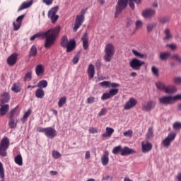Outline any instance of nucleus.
<instances>
[{
	"mask_svg": "<svg viewBox=\"0 0 181 181\" xmlns=\"http://www.w3.org/2000/svg\"><path fill=\"white\" fill-rule=\"evenodd\" d=\"M59 33L60 27H56L54 28L49 29L47 31L43 32L42 33H37L33 35L30 38V40L31 41H33L37 37H41V36H43L44 37H45V42L44 47H45V49H49V47H52L53 45H54L56 38L57 37V36H59Z\"/></svg>",
	"mask_w": 181,
	"mask_h": 181,
	"instance_id": "1",
	"label": "nucleus"
},
{
	"mask_svg": "<svg viewBox=\"0 0 181 181\" xmlns=\"http://www.w3.org/2000/svg\"><path fill=\"white\" fill-rule=\"evenodd\" d=\"M115 54V45L112 43H108L105 47V55L103 59L107 63H110L112 60V57Z\"/></svg>",
	"mask_w": 181,
	"mask_h": 181,
	"instance_id": "2",
	"label": "nucleus"
},
{
	"mask_svg": "<svg viewBox=\"0 0 181 181\" xmlns=\"http://www.w3.org/2000/svg\"><path fill=\"white\" fill-rule=\"evenodd\" d=\"M10 144L11 143L8 137H4L1 139L0 142V156H3L4 158L8 156L6 151H8Z\"/></svg>",
	"mask_w": 181,
	"mask_h": 181,
	"instance_id": "3",
	"label": "nucleus"
},
{
	"mask_svg": "<svg viewBox=\"0 0 181 181\" xmlns=\"http://www.w3.org/2000/svg\"><path fill=\"white\" fill-rule=\"evenodd\" d=\"M127 6H128V0H118L117 4L116 5L115 17L118 18L119 13H121Z\"/></svg>",
	"mask_w": 181,
	"mask_h": 181,
	"instance_id": "4",
	"label": "nucleus"
},
{
	"mask_svg": "<svg viewBox=\"0 0 181 181\" xmlns=\"http://www.w3.org/2000/svg\"><path fill=\"white\" fill-rule=\"evenodd\" d=\"M57 12H59V6L52 8L48 11V18L51 20L52 23H56V22H57L59 19V15L56 14Z\"/></svg>",
	"mask_w": 181,
	"mask_h": 181,
	"instance_id": "5",
	"label": "nucleus"
},
{
	"mask_svg": "<svg viewBox=\"0 0 181 181\" xmlns=\"http://www.w3.org/2000/svg\"><path fill=\"white\" fill-rule=\"evenodd\" d=\"M176 139V133H170L168 136L162 141L161 144L164 148H169L173 140Z\"/></svg>",
	"mask_w": 181,
	"mask_h": 181,
	"instance_id": "6",
	"label": "nucleus"
},
{
	"mask_svg": "<svg viewBox=\"0 0 181 181\" xmlns=\"http://www.w3.org/2000/svg\"><path fill=\"white\" fill-rule=\"evenodd\" d=\"M84 13H81V15L76 16L75 23L74 26V32H77L78 29L80 28V26L83 25V22H84Z\"/></svg>",
	"mask_w": 181,
	"mask_h": 181,
	"instance_id": "7",
	"label": "nucleus"
},
{
	"mask_svg": "<svg viewBox=\"0 0 181 181\" xmlns=\"http://www.w3.org/2000/svg\"><path fill=\"white\" fill-rule=\"evenodd\" d=\"M130 67L133 70H141V67L145 64V62L141 61L136 58H134L129 63Z\"/></svg>",
	"mask_w": 181,
	"mask_h": 181,
	"instance_id": "8",
	"label": "nucleus"
},
{
	"mask_svg": "<svg viewBox=\"0 0 181 181\" xmlns=\"http://www.w3.org/2000/svg\"><path fill=\"white\" fill-rule=\"evenodd\" d=\"M159 103L161 105H172L173 104V96L168 95V96H162L158 98Z\"/></svg>",
	"mask_w": 181,
	"mask_h": 181,
	"instance_id": "9",
	"label": "nucleus"
},
{
	"mask_svg": "<svg viewBox=\"0 0 181 181\" xmlns=\"http://www.w3.org/2000/svg\"><path fill=\"white\" fill-rule=\"evenodd\" d=\"M155 105H156V102L153 100H149L146 103V104H144L141 107V110L143 111H151L155 108Z\"/></svg>",
	"mask_w": 181,
	"mask_h": 181,
	"instance_id": "10",
	"label": "nucleus"
},
{
	"mask_svg": "<svg viewBox=\"0 0 181 181\" xmlns=\"http://www.w3.org/2000/svg\"><path fill=\"white\" fill-rule=\"evenodd\" d=\"M152 143H149V141L141 142V152H143V153H148V152L152 151Z\"/></svg>",
	"mask_w": 181,
	"mask_h": 181,
	"instance_id": "11",
	"label": "nucleus"
},
{
	"mask_svg": "<svg viewBox=\"0 0 181 181\" xmlns=\"http://www.w3.org/2000/svg\"><path fill=\"white\" fill-rule=\"evenodd\" d=\"M25 14L19 16L16 18L17 24H16V22L15 21L13 22V30H19V29H21V26H22V21L25 18Z\"/></svg>",
	"mask_w": 181,
	"mask_h": 181,
	"instance_id": "12",
	"label": "nucleus"
},
{
	"mask_svg": "<svg viewBox=\"0 0 181 181\" xmlns=\"http://www.w3.org/2000/svg\"><path fill=\"white\" fill-rule=\"evenodd\" d=\"M45 135L47 136V138H50L53 139L57 135V132L53 127H46Z\"/></svg>",
	"mask_w": 181,
	"mask_h": 181,
	"instance_id": "13",
	"label": "nucleus"
},
{
	"mask_svg": "<svg viewBox=\"0 0 181 181\" xmlns=\"http://www.w3.org/2000/svg\"><path fill=\"white\" fill-rule=\"evenodd\" d=\"M138 104V101L134 98H130L124 106V110H131Z\"/></svg>",
	"mask_w": 181,
	"mask_h": 181,
	"instance_id": "14",
	"label": "nucleus"
},
{
	"mask_svg": "<svg viewBox=\"0 0 181 181\" xmlns=\"http://www.w3.org/2000/svg\"><path fill=\"white\" fill-rule=\"evenodd\" d=\"M156 14V11L153 8H148L142 12V16L146 19H149V18H152L154 15Z\"/></svg>",
	"mask_w": 181,
	"mask_h": 181,
	"instance_id": "15",
	"label": "nucleus"
},
{
	"mask_svg": "<svg viewBox=\"0 0 181 181\" xmlns=\"http://www.w3.org/2000/svg\"><path fill=\"white\" fill-rule=\"evenodd\" d=\"M18 60V54L13 53L7 59V64L8 66H13L16 64V62Z\"/></svg>",
	"mask_w": 181,
	"mask_h": 181,
	"instance_id": "16",
	"label": "nucleus"
},
{
	"mask_svg": "<svg viewBox=\"0 0 181 181\" xmlns=\"http://www.w3.org/2000/svg\"><path fill=\"white\" fill-rule=\"evenodd\" d=\"M81 40L83 42V47L84 50H88L90 44H88V33H87V32L84 33L81 37Z\"/></svg>",
	"mask_w": 181,
	"mask_h": 181,
	"instance_id": "17",
	"label": "nucleus"
},
{
	"mask_svg": "<svg viewBox=\"0 0 181 181\" xmlns=\"http://www.w3.org/2000/svg\"><path fill=\"white\" fill-rule=\"evenodd\" d=\"M33 4V0H29L27 1L23 2L22 4L18 8V12H21V11H23V9H28V8H30V6H32Z\"/></svg>",
	"mask_w": 181,
	"mask_h": 181,
	"instance_id": "18",
	"label": "nucleus"
},
{
	"mask_svg": "<svg viewBox=\"0 0 181 181\" xmlns=\"http://www.w3.org/2000/svg\"><path fill=\"white\" fill-rule=\"evenodd\" d=\"M0 115L4 117V115H6L8 111H9V105L5 103L0 104Z\"/></svg>",
	"mask_w": 181,
	"mask_h": 181,
	"instance_id": "19",
	"label": "nucleus"
},
{
	"mask_svg": "<svg viewBox=\"0 0 181 181\" xmlns=\"http://www.w3.org/2000/svg\"><path fill=\"white\" fill-rule=\"evenodd\" d=\"M21 114V111L19 110V107L16 106L13 110L10 111L8 113V118H16Z\"/></svg>",
	"mask_w": 181,
	"mask_h": 181,
	"instance_id": "20",
	"label": "nucleus"
},
{
	"mask_svg": "<svg viewBox=\"0 0 181 181\" xmlns=\"http://www.w3.org/2000/svg\"><path fill=\"white\" fill-rule=\"evenodd\" d=\"M110 153L108 151H105L104 154L101 158L102 165L103 166H107L108 165V162H110Z\"/></svg>",
	"mask_w": 181,
	"mask_h": 181,
	"instance_id": "21",
	"label": "nucleus"
},
{
	"mask_svg": "<svg viewBox=\"0 0 181 181\" xmlns=\"http://www.w3.org/2000/svg\"><path fill=\"white\" fill-rule=\"evenodd\" d=\"M135 150L132 148H129V147H124L122 148V153L120 155L122 156H127V155H132V153H135Z\"/></svg>",
	"mask_w": 181,
	"mask_h": 181,
	"instance_id": "22",
	"label": "nucleus"
},
{
	"mask_svg": "<svg viewBox=\"0 0 181 181\" xmlns=\"http://www.w3.org/2000/svg\"><path fill=\"white\" fill-rule=\"evenodd\" d=\"M88 74L89 80L94 78V74H95V68L93 64H90L88 66Z\"/></svg>",
	"mask_w": 181,
	"mask_h": 181,
	"instance_id": "23",
	"label": "nucleus"
},
{
	"mask_svg": "<svg viewBox=\"0 0 181 181\" xmlns=\"http://www.w3.org/2000/svg\"><path fill=\"white\" fill-rule=\"evenodd\" d=\"M65 47L66 49V53H70L71 52H73V50L76 49V40H71L69 41V43Z\"/></svg>",
	"mask_w": 181,
	"mask_h": 181,
	"instance_id": "24",
	"label": "nucleus"
},
{
	"mask_svg": "<svg viewBox=\"0 0 181 181\" xmlns=\"http://www.w3.org/2000/svg\"><path fill=\"white\" fill-rule=\"evenodd\" d=\"M35 73L37 77H40L45 74V66L42 64L37 65L35 67Z\"/></svg>",
	"mask_w": 181,
	"mask_h": 181,
	"instance_id": "25",
	"label": "nucleus"
},
{
	"mask_svg": "<svg viewBox=\"0 0 181 181\" xmlns=\"http://www.w3.org/2000/svg\"><path fill=\"white\" fill-rule=\"evenodd\" d=\"M169 58H170V52H160L159 54V59L162 62H166Z\"/></svg>",
	"mask_w": 181,
	"mask_h": 181,
	"instance_id": "26",
	"label": "nucleus"
},
{
	"mask_svg": "<svg viewBox=\"0 0 181 181\" xmlns=\"http://www.w3.org/2000/svg\"><path fill=\"white\" fill-rule=\"evenodd\" d=\"M1 104H5V103H8L10 100L9 93L7 92H4L1 95Z\"/></svg>",
	"mask_w": 181,
	"mask_h": 181,
	"instance_id": "27",
	"label": "nucleus"
},
{
	"mask_svg": "<svg viewBox=\"0 0 181 181\" xmlns=\"http://www.w3.org/2000/svg\"><path fill=\"white\" fill-rule=\"evenodd\" d=\"M8 125L11 129L16 128L18 120L16 118H8Z\"/></svg>",
	"mask_w": 181,
	"mask_h": 181,
	"instance_id": "28",
	"label": "nucleus"
},
{
	"mask_svg": "<svg viewBox=\"0 0 181 181\" xmlns=\"http://www.w3.org/2000/svg\"><path fill=\"white\" fill-rule=\"evenodd\" d=\"M14 162L16 163V165H18V166H22L23 165V159L22 158V155H17V156H16L14 158Z\"/></svg>",
	"mask_w": 181,
	"mask_h": 181,
	"instance_id": "29",
	"label": "nucleus"
},
{
	"mask_svg": "<svg viewBox=\"0 0 181 181\" xmlns=\"http://www.w3.org/2000/svg\"><path fill=\"white\" fill-rule=\"evenodd\" d=\"M164 91L167 94H172L173 93H176L177 90H176V87H175L174 86H165V89L164 90Z\"/></svg>",
	"mask_w": 181,
	"mask_h": 181,
	"instance_id": "30",
	"label": "nucleus"
},
{
	"mask_svg": "<svg viewBox=\"0 0 181 181\" xmlns=\"http://www.w3.org/2000/svg\"><path fill=\"white\" fill-rule=\"evenodd\" d=\"M35 97H37V98H43V97H45V90L40 88L37 89L35 91Z\"/></svg>",
	"mask_w": 181,
	"mask_h": 181,
	"instance_id": "31",
	"label": "nucleus"
},
{
	"mask_svg": "<svg viewBox=\"0 0 181 181\" xmlns=\"http://www.w3.org/2000/svg\"><path fill=\"white\" fill-rule=\"evenodd\" d=\"M156 86L158 88V90H160L161 91H165L166 88V85L165 83L162 81H158L156 83Z\"/></svg>",
	"mask_w": 181,
	"mask_h": 181,
	"instance_id": "32",
	"label": "nucleus"
},
{
	"mask_svg": "<svg viewBox=\"0 0 181 181\" xmlns=\"http://www.w3.org/2000/svg\"><path fill=\"white\" fill-rule=\"evenodd\" d=\"M37 54V48L33 45L30 49L29 57H35Z\"/></svg>",
	"mask_w": 181,
	"mask_h": 181,
	"instance_id": "33",
	"label": "nucleus"
},
{
	"mask_svg": "<svg viewBox=\"0 0 181 181\" xmlns=\"http://www.w3.org/2000/svg\"><path fill=\"white\" fill-rule=\"evenodd\" d=\"M70 43V41H69V39L67 38V36L64 35L62 37L61 40V46L62 47H67V45Z\"/></svg>",
	"mask_w": 181,
	"mask_h": 181,
	"instance_id": "34",
	"label": "nucleus"
},
{
	"mask_svg": "<svg viewBox=\"0 0 181 181\" xmlns=\"http://www.w3.org/2000/svg\"><path fill=\"white\" fill-rule=\"evenodd\" d=\"M132 53L136 57H139V59H146V54H141L137 50L132 49Z\"/></svg>",
	"mask_w": 181,
	"mask_h": 181,
	"instance_id": "35",
	"label": "nucleus"
},
{
	"mask_svg": "<svg viewBox=\"0 0 181 181\" xmlns=\"http://www.w3.org/2000/svg\"><path fill=\"white\" fill-rule=\"evenodd\" d=\"M128 1H129V6H130L132 9H135V4H136L137 5H139V4H141V0H128ZM134 2H135V4H134Z\"/></svg>",
	"mask_w": 181,
	"mask_h": 181,
	"instance_id": "36",
	"label": "nucleus"
},
{
	"mask_svg": "<svg viewBox=\"0 0 181 181\" xmlns=\"http://www.w3.org/2000/svg\"><path fill=\"white\" fill-rule=\"evenodd\" d=\"M67 102V98L66 96H64L59 99L58 101V107L59 108H62V107L64 106V104Z\"/></svg>",
	"mask_w": 181,
	"mask_h": 181,
	"instance_id": "37",
	"label": "nucleus"
},
{
	"mask_svg": "<svg viewBox=\"0 0 181 181\" xmlns=\"http://www.w3.org/2000/svg\"><path fill=\"white\" fill-rule=\"evenodd\" d=\"M37 87H38L39 88H46V87H47V81L46 80L40 81L37 84Z\"/></svg>",
	"mask_w": 181,
	"mask_h": 181,
	"instance_id": "38",
	"label": "nucleus"
},
{
	"mask_svg": "<svg viewBox=\"0 0 181 181\" xmlns=\"http://www.w3.org/2000/svg\"><path fill=\"white\" fill-rule=\"evenodd\" d=\"M31 114H32V110L28 109V111L24 114L23 118L21 119V121L23 122H25V121H27L28 118H29Z\"/></svg>",
	"mask_w": 181,
	"mask_h": 181,
	"instance_id": "39",
	"label": "nucleus"
},
{
	"mask_svg": "<svg viewBox=\"0 0 181 181\" xmlns=\"http://www.w3.org/2000/svg\"><path fill=\"white\" fill-rule=\"evenodd\" d=\"M122 153V148L121 147V146H117L116 147H114L113 150H112V153L114 155H118V153Z\"/></svg>",
	"mask_w": 181,
	"mask_h": 181,
	"instance_id": "40",
	"label": "nucleus"
},
{
	"mask_svg": "<svg viewBox=\"0 0 181 181\" xmlns=\"http://www.w3.org/2000/svg\"><path fill=\"white\" fill-rule=\"evenodd\" d=\"M0 177L1 179H5V170H4V165L0 161Z\"/></svg>",
	"mask_w": 181,
	"mask_h": 181,
	"instance_id": "41",
	"label": "nucleus"
},
{
	"mask_svg": "<svg viewBox=\"0 0 181 181\" xmlns=\"http://www.w3.org/2000/svg\"><path fill=\"white\" fill-rule=\"evenodd\" d=\"M12 91L14 93H21V86L19 85L14 83L11 88Z\"/></svg>",
	"mask_w": 181,
	"mask_h": 181,
	"instance_id": "42",
	"label": "nucleus"
},
{
	"mask_svg": "<svg viewBox=\"0 0 181 181\" xmlns=\"http://www.w3.org/2000/svg\"><path fill=\"white\" fill-rule=\"evenodd\" d=\"M159 21L161 23H168V22H170V18L168 16L161 17L159 18Z\"/></svg>",
	"mask_w": 181,
	"mask_h": 181,
	"instance_id": "43",
	"label": "nucleus"
},
{
	"mask_svg": "<svg viewBox=\"0 0 181 181\" xmlns=\"http://www.w3.org/2000/svg\"><path fill=\"white\" fill-rule=\"evenodd\" d=\"M151 71H152L153 74H154V76H156V77L159 76V69H158V68H156V66H152Z\"/></svg>",
	"mask_w": 181,
	"mask_h": 181,
	"instance_id": "44",
	"label": "nucleus"
},
{
	"mask_svg": "<svg viewBox=\"0 0 181 181\" xmlns=\"http://www.w3.org/2000/svg\"><path fill=\"white\" fill-rule=\"evenodd\" d=\"M173 128L176 131L181 129V122H175L173 125Z\"/></svg>",
	"mask_w": 181,
	"mask_h": 181,
	"instance_id": "45",
	"label": "nucleus"
},
{
	"mask_svg": "<svg viewBox=\"0 0 181 181\" xmlns=\"http://www.w3.org/2000/svg\"><path fill=\"white\" fill-rule=\"evenodd\" d=\"M119 90L117 88L115 89H110L109 91V94L110 97H114V95H117L118 94Z\"/></svg>",
	"mask_w": 181,
	"mask_h": 181,
	"instance_id": "46",
	"label": "nucleus"
},
{
	"mask_svg": "<svg viewBox=\"0 0 181 181\" xmlns=\"http://www.w3.org/2000/svg\"><path fill=\"white\" fill-rule=\"evenodd\" d=\"M165 40H169V39H172V35L170 34V30L169 29H165Z\"/></svg>",
	"mask_w": 181,
	"mask_h": 181,
	"instance_id": "47",
	"label": "nucleus"
},
{
	"mask_svg": "<svg viewBox=\"0 0 181 181\" xmlns=\"http://www.w3.org/2000/svg\"><path fill=\"white\" fill-rule=\"evenodd\" d=\"M156 27V23H152L151 24H149L147 26V31L152 32V30H153V28Z\"/></svg>",
	"mask_w": 181,
	"mask_h": 181,
	"instance_id": "48",
	"label": "nucleus"
},
{
	"mask_svg": "<svg viewBox=\"0 0 181 181\" xmlns=\"http://www.w3.org/2000/svg\"><path fill=\"white\" fill-rule=\"evenodd\" d=\"M110 98H111V95H110V93H105L103 94L101 97V100H103V101H105V100H108Z\"/></svg>",
	"mask_w": 181,
	"mask_h": 181,
	"instance_id": "49",
	"label": "nucleus"
},
{
	"mask_svg": "<svg viewBox=\"0 0 181 181\" xmlns=\"http://www.w3.org/2000/svg\"><path fill=\"white\" fill-rule=\"evenodd\" d=\"M52 156H53L54 159H59V158H60V156H62V154H60L59 153V151L54 150L52 151Z\"/></svg>",
	"mask_w": 181,
	"mask_h": 181,
	"instance_id": "50",
	"label": "nucleus"
},
{
	"mask_svg": "<svg viewBox=\"0 0 181 181\" xmlns=\"http://www.w3.org/2000/svg\"><path fill=\"white\" fill-rule=\"evenodd\" d=\"M147 138H152L153 136V129L150 127L148 130V133L146 134Z\"/></svg>",
	"mask_w": 181,
	"mask_h": 181,
	"instance_id": "51",
	"label": "nucleus"
},
{
	"mask_svg": "<svg viewBox=\"0 0 181 181\" xmlns=\"http://www.w3.org/2000/svg\"><path fill=\"white\" fill-rule=\"evenodd\" d=\"M30 80H32V72H28L24 77V81H28Z\"/></svg>",
	"mask_w": 181,
	"mask_h": 181,
	"instance_id": "52",
	"label": "nucleus"
},
{
	"mask_svg": "<svg viewBox=\"0 0 181 181\" xmlns=\"http://www.w3.org/2000/svg\"><path fill=\"white\" fill-rule=\"evenodd\" d=\"M132 134H133L132 130V129H129V130H128V131H127V132H124L123 133V135H124V136H129V138H132Z\"/></svg>",
	"mask_w": 181,
	"mask_h": 181,
	"instance_id": "53",
	"label": "nucleus"
},
{
	"mask_svg": "<svg viewBox=\"0 0 181 181\" xmlns=\"http://www.w3.org/2000/svg\"><path fill=\"white\" fill-rule=\"evenodd\" d=\"M110 84H111V82L107 81L100 83V86H102V87H110Z\"/></svg>",
	"mask_w": 181,
	"mask_h": 181,
	"instance_id": "54",
	"label": "nucleus"
},
{
	"mask_svg": "<svg viewBox=\"0 0 181 181\" xmlns=\"http://www.w3.org/2000/svg\"><path fill=\"white\" fill-rule=\"evenodd\" d=\"M89 134H98V129L95 127H91L89 129Z\"/></svg>",
	"mask_w": 181,
	"mask_h": 181,
	"instance_id": "55",
	"label": "nucleus"
},
{
	"mask_svg": "<svg viewBox=\"0 0 181 181\" xmlns=\"http://www.w3.org/2000/svg\"><path fill=\"white\" fill-rule=\"evenodd\" d=\"M107 114V109L103 108L100 110V112L98 113L99 117H103V115H106Z\"/></svg>",
	"mask_w": 181,
	"mask_h": 181,
	"instance_id": "56",
	"label": "nucleus"
},
{
	"mask_svg": "<svg viewBox=\"0 0 181 181\" xmlns=\"http://www.w3.org/2000/svg\"><path fill=\"white\" fill-rule=\"evenodd\" d=\"M106 132H107L108 134L111 136V135L114 134V129L111 127H106Z\"/></svg>",
	"mask_w": 181,
	"mask_h": 181,
	"instance_id": "57",
	"label": "nucleus"
},
{
	"mask_svg": "<svg viewBox=\"0 0 181 181\" xmlns=\"http://www.w3.org/2000/svg\"><path fill=\"white\" fill-rule=\"evenodd\" d=\"M142 28V21H137L136 22V29H141Z\"/></svg>",
	"mask_w": 181,
	"mask_h": 181,
	"instance_id": "58",
	"label": "nucleus"
},
{
	"mask_svg": "<svg viewBox=\"0 0 181 181\" xmlns=\"http://www.w3.org/2000/svg\"><path fill=\"white\" fill-rule=\"evenodd\" d=\"M172 59H175L177 62L181 64V57L177 54H174Z\"/></svg>",
	"mask_w": 181,
	"mask_h": 181,
	"instance_id": "59",
	"label": "nucleus"
},
{
	"mask_svg": "<svg viewBox=\"0 0 181 181\" xmlns=\"http://www.w3.org/2000/svg\"><path fill=\"white\" fill-rule=\"evenodd\" d=\"M175 84H181V77H175L174 78Z\"/></svg>",
	"mask_w": 181,
	"mask_h": 181,
	"instance_id": "60",
	"label": "nucleus"
},
{
	"mask_svg": "<svg viewBox=\"0 0 181 181\" xmlns=\"http://www.w3.org/2000/svg\"><path fill=\"white\" fill-rule=\"evenodd\" d=\"M110 87H112V88H117V87H119V83L110 82Z\"/></svg>",
	"mask_w": 181,
	"mask_h": 181,
	"instance_id": "61",
	"label": "nucleus"
},
{
	"mask_svg": "<svg viewBox=\"0 0 181 181\" xmlns=\"http://www.w3.org/2000/svg\"><path fill=\"white\" fill-rule=\"evenodd\" d=\"M94 101H95V98H94V97H89L88 98V104H93V103H94Z\"/></svg>",
	"mask_w": 181,
	"mask_h": 181,
	"instance_id": "62",
	"label": "nucleus"
},
{
	"mask_svg": "<svg viewBox=\"0 0 181 181\" xmlns=\"http://www.w3.org/2000/svg\"><path fill=\"white\" fill-rule=\"evenodd\" d=\"M173 101H177V100H181V94L173 96Z\"/></svg>",
	"mask_w": 181,
	"mask_h": 181,
	"instance_id": "63",
	"label": "nucleus"
},
{
	"mask_svg": "<svg viewBox=\"0 0 181 181\" xmlns=\"http://www.w3.org/2000/svg\"><path fill=\"white\" fill-rule=\"evenodd\" d=\"M45 131H46V128H43L40 127H37V132H43L45 134Z\"/></svg>",
	"mask_w": 181,
	"mask_h": 181,
	"instance_id": "64",
	"label": "nucleus"
}]
</instances>
